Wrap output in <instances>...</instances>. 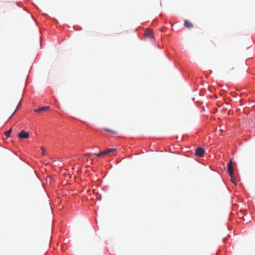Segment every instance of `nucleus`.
Wrapping results in <instances>:
<instances>
[{"label":"nucleus","instance_id":"nucleus-4","mask_svg":"<svg viewBox=\"0 0 255 255\" xmlns=\"http://www.w3.org/2000/svg\"><path fill=\"white\" fill-rule=\"evenodd\" d=\"M18 136L20 139H26L29 137V134L23 130L18 134Z\"/></svg>","mask_w":255,"mask_h":255},{"label":"nucleus","instance_id":"nucleus-9","mask_svg":"<svg viewBox=\"0 0 255 255\" xmlns=\"http://www.w3.org/2000/svg\"><path fill=\"white\" fill-rule=\"evenodd\" d=\"M41 151H42V155L43 156V155H45V154H46V148L43 147V146H41Z\"/></svg>","mask_w":255,"mask_h":255},{"label":"nucleus","instance_id":"nucleus-10","mask_svg":"<svg viewBox=\"0 0 255 255\" xmlns=\"http://www.w3.org/2000/svg\"><path fill=\"white\" fill-rule=\"evenodd\" d=\"M231 181L232 182V183H233L234 184H237V183L234 178V175H233L232 176H231Z\"/></svg>","mask_w":255,"mask_h":255},{"label":"nucleus","instance_id":"nucleus-2","mask_svg":"<svg viewBox=\"0 0 255 255\" xmlns=\"http://www.w3.org/2000/svg\"><path fill=\"white\" fill-rule=\"evenodd\" d=\"M205 149L202 147H198L196 148L195 152V155L199 157H202L205 154Z\"/></svg>","mask_w":255,"mask_h":255},{"label":"nucleus","instance_id":"nucleus-6","mask_svg":"<svg viewBox=\"0 0 255 255\" xmlns=\"http://www.w3.org/2000/svg\"><path fill=\"white\" fill-rule=\"evenodd\" d=\"M49 109V106H46V107H42L41 108H40L39 109H35L34 110V112H36V113H40V112H44L48 109Z\"/></svg>","mask_w":255,"mask_h":255},{"label":"nucleus","instance_id":"nucleus-1","mask_svg":"<svg viewBox=\"0 0 255 255\" xmlns=\"http://www.w3.org/2000/svg\"><path fill=\"white\" fill-rule=\"evenodd\" d=\"M116 148H109L105 151L101 152L99 153H89L85 155V158H104L105 156L115 151Z\"/></svg>","mask_w":255,"mask_h":255},{"label":"nucleus","instance_id":"nucleus-5","mask_svg":"<svg viewBox=\"0 0 255 255\" xmlns=\"http://www.w3.org/2000/svg\"><path fill=\"white\" fill-rule=\"evenodd\" d=\"M144 36L146 37L153 38L154 37L153 31L150 29H147L145 31Z\"/></svg>","mask_w":255,"mask_h":255},{"label":"nucleus","instance_id":"nucleus-12","mask_svg":"<svg viewBox=\"0 0 255 255\" xmlns=\"http://www.w3.org/2000/svg\"><path fill=\"white\" fill-rule=\"evenodd\" d=\"M16 110L14 112V113H13L12 114V115L11 116V117H10V118H11V117H12L14 115V114H15V112H16Z\"/></svg>","mask_w":255,"mask_h":255},{"label":"nucleus","instance_id":"nucleus-8","mask_svg":"<svg viewBox=\"0 0 255 255\" xmlns=\"http://www.w3.org/2000/svg\"><path fill=\"white\" fill-rule=\"evenodd\" d=\"M11 130H12V128H10L8 130L6 131L5 132V135L6 138H8L9 137H10V135Z\"/></svg>","mask_w":255,"mask_h":255},{"label":"nucleus","instance_id":"nucleus-11","mask_svg":"<svg viewBox=\"0 0 255 255\" xmlns=\"http://www.w3.org/2000/svg\"><path fill=\"white\" fill-rule=\"evenodd\" d=\"M106 130L108 131V132H112V133H115V131L111 130V129H106Z\"/></svg>","mask_w":255,"mask_h":255},{"label":"nucleus","instance_id":"nucleus-7","mask_svg":"<svg viewBox=\"0 0 255 255\" xmlns=\"http://www.w3.org/2000/svg\"><path fill=\"white\" fill-rule=\"evenodd\" d=\"M184 25L186 28L188 29H190L191 28L193 27L192 23L187 20H185Z\"/></svg>","mask_w":255,"mask_h":255},{"label":"nucleus","instance_id":"nucleus-3","mask_svg":"<svg viewBox=\"0 0 255 255\" xmlns=\"http://www.w3.org/2000/svg\"><path fill=\"white\" fill-rule=\"evenodd\" d=\"M228 172L230 176L234 175L233 163L232 160H230L228 164Z\"/></svg>","mask_w":255,"mask_h":255}]
</instances>
